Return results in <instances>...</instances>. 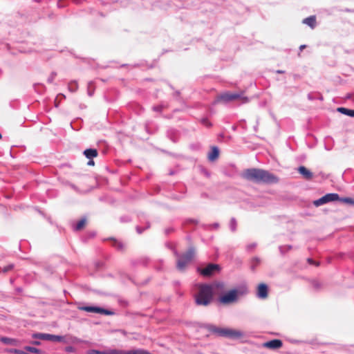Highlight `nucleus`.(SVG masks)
<instances>
[{
    "instance_id": "nucleus-1",
    "label": "nucleus",
    "mask_w": 354,
    "mask_h": 354,
    "mask_svg": "<svg viewBox=\"0 0 354 354\" xmlns=\"http://www.w3.org/2000/svg\"><path fill=\"white\" fill-rule=\"evenodd\" d=\"M245 177L257 183H276L278 182V178L273 174L258 169L245 170Z\"/></svg>"
},
{
    "instance_id": "nucleus-2",
    "label": "nucleus",
    "mask_w": 354,
    "mask_h": 354,
    "mask_svg": "<svg viewBox=\"0 0 354 354\" xmlns=\"http://www.w3.org/2000/svg\"><path fill=\"white\" fill-rule=\"evenodd\" d=\"M213 297V288L207 284H201L198 286V292L195 297L197 305L207 306Z\"/></svg>"
},
{
    "instance_id": "nucleus-3",
    "label": "nucleus",
    "mask_w": 354,
    "mask_h": 354,
    "mask_svg": "<svg viewBox=\"0 0 354 354\" xmlns=\"http://www.w3.org/2000/svg\"><path fill=\"white\" fill-rule=\"evenodd\" d=\"M207 329L211 333L219 337H225L232 339L240 338L242 335L240 331L236 330L220 328L214 325H208Z\"/></svg>"
},
{
    "instance_id": "nucleus-4",
    "label": "nucleus",
    "mask_w": 354,
    "mask_h": 354,
    "mask_svg": "<svg viewBox=\"0 0 354 354\" xmlns=\"http://www.w3.org/2000/svg\"><path fill=\"white\" fill-rule=\"evenodd\" d=\"M196 249L194 246L189 248L187 251L179 256L177 261V268L179 270H184L189 263L194 259Z\"/></svg>"
},
{
    "instance_id": "nucleus-5",
    "label": "nucleus",
    "mask_w": 354,
    "mask_h": 354,
    "mask_svg": "<svg viewBox=\"0 0 354 354\" xmlns=\"http://www.w3.org/2000/svg\"><path fill=\"white\" fill-rule=\"evenodd\" d=\"M241 97V94L236 93H223L217 96L215 103L223 102L228 103L235 101Z\"/></svg>"
},
{
    "instance_id": "nucleus-6",
    "label": "nucleus",
    "mask_w": 354,
    "mask_h": 354,
    "mask_svg": "<svg viewBox=\"0 0 354 354\" xmlns=\"http://www.w3.org/2000/svg\"><path fill=\"white\" fill-rule=\"evenodd\" d=\"M221 270L219 265L214 263H209L204 268H198V271L201 275L205 277H209L214 274L218 272Z\"/></svg>"
},
{
    "instance_id": "nucleus-7",
    "label": "nucleus",
    "mask_w": 354,
    "mask_h": 354,
    "mask_svg": "<svg viewBox=\"0 0 354 354\" xmlns=\"http://www.w3.org/2000/svg\"><path fill=\"white\" fill-rule=\"evenodd\" d=\"M237 299V291L232 290L218 298V301L222 304H229L235 301Z\"/></svg>"
},
{
    "instance_id": "nucleus-8",
    "label": "nucleus",
    "mask_w": 354,
    "mask_h": 354,
    "mask_svg": "<svg viewBox=\"0 0 354 354\" xmlns=\"http://www.w3.org/2000/svg\"><path fill=\"white\" fill-rule=\"evenodd\" d=\"M37 337L44 339V340H48L52 342H64V337L60 336V335H51V334H47V333H39L36 335Z\"/></svg>"
},
{
    "instance_id": "nucleus-9",
    "label": "nucleus",
    "mask_w": 354,
    "mask_h": 354,
    "mask_svg": "<svg viewBox=\"0 0 354 354\" xmlns=\"http://www.w3.org/2000/svg\"><path fill=\"white\" fill-rule=\"evenodd\" d=\"M283 342L281 339H274L268 342H266L263 344V346L266 348L271 350H275L281 348Z\"/></svg>"
},
{
    "instance_id": "nucleus-10",
    "label": "nucleus",
    "mask_w": 354,
    "mask_h": 354,
    "mask_svg": "<svg viewBox=\"0 0 354 354\" xmlns=\"http://www.w3.org/2000/svg\"><path fill=\"white\" fill-rule=\"evenodd\" d=\"M80 309L83 310L84 311H86V312L97 313H101V314H104V315H108L113 314L112 312H111L108 310L101 308L99 307L84 306V307L81 308Z\"/></svg>"
},
{
    "instance_id": "nucleus-11",
    "label": "nucleus",
    "mask_w": 354,
    "mask_h": 354,
    "mask_svg": "<svg viewBox=\"0 0 354 354\" xmlns=\"http://www.w3.org/2000/svg\"><path fill=\"white\" fill-rule=\"evenodd\" d=\"M257 295L261 299H265L268 297V287L265 283H260L257 287Z\"/></svg>"
},
{
    "instance_id": "nucleus-12",
    "label": "nucleus",
    "mask_w": 354,
    "mask_h": 354,
    "mask_svg": "<svg viewBox=\"0 0 354 354\" xmlns=\"http://www.w3.org/2000/svg\"><path fill=\"white\" fill-rule=\"evenodd\" d=\"M298 171L299 174H301L306 180H310L313 176V173L304 166L299 167Z\"/></svg>"
},
{
    "instance_id": "nucleus-13",
    "label": "nucleus",
    "mask_w": 354,
    "mask_h": 354,
    "mask_svg": "<svg viewBox=\"0 0 354 354\" xmlns=\"http://www.w3.org/2000/svg\"><path fill=\"white\" fill-rule=\"evenodd\" d=\"M303 23L310 26L311 28H314L316 26V17L315 15L310 16L303 20Z\"/></svg>"
},
{
    "instance_id": "nucleus-14",
    "label": "nucleus",
    "mask_w": 354,
    "mask_h": 354,
    "mask_svg": "<svg viewBox=\"0 0 354 354\" xmlns=\"http://www.w3.org/2000/svg\"><path fill=\"white\" fill-rule=\"evenodd\" d=\"M84 155L88 159H92V158L97 156L98 152H97V149H87L84 150Z\"/></svg>"
},
{
    "instance_id": "nucleus-15",
    "label": "nucleus",
    "mask_w": 354,
    "mask_h": 354,
    "mask_svg": "<svg viewBox=\"0 0 354 354\" xmlns=\"http://www.w3.org/2000/svg\"><path fill=\"white\" fill-rule=\"evenodd\" d=\"M219 156V150L218 147H212V150L208 155V158L210 161H214L218 158Z\"/></svg>"
},
{
    "instance_id": "nucleus-16",
    "label": "nucleus",
    "mask_w": 354,
    "mask_h": 354,
    "mask_svg": "<svg viewBox=\"0 0 354 354\" xmlns=\"http://www.w3.org/2000/svg\"><path fill=\"white\" fill-rule=\"evenodd\" d=\"M86 223H87L86 218L85 217L82 218L77 223L75 226L74 227V230H75V231H80V230H83L85 227V226L86 225Z\"/></svg>"
},
{
    "instance_id": "nucleus-17",
    "label": "nucleus",
    "mask_w": 354,
    "mask_h": 354,
    "mask_svg": "<svg viewBox=\"0 0 354 354\" xmlns=\"http://www.w3.org/2000/svg\"><path fill=\"white\" fill-rule=\"evenodd\" d=\"M113 354H150L147 351L144 350H132L128 352H120L118 351H113Z\"/></svg>"
},
{
    "instance_id": "nucleus-18",
    "label": "nucleus",
    "mask_w": 354,
    "mask_h": 354,
    "mask_svg": "<svg viewBox=\"0 0 354 354\" xmlns=\"http://www.w3.org/2000/svg\"><path fill=\"white\" fill-rule=\"evenodd\" d=\"M326 203L331 201H338L339 199V195L335 193L327 194L324 195Z\"/></svg>"
},
{
    "instance_id": "nucleus-19",
    "label": "nucleus",
    "mask_w": 354,
    "mask_h": 354,
    "mask_svg": "<svg viewBox=\"0 0 354 354\" xmlns=\"http://www.w3.org/2000/svg\"><path fill=\"white\" fill-rule=\"evenodd\" d=\"M337 111L341 113H343L344 115H348L351 117H354V110L348 109H346L344 107H339V108H337Z\"/></svg>"
},
{
    "instance_id": "nucleus-20",
    "label": "nucleus",
    "mask_w": 354,
    "mask_h": 354,
    "mask_svg": "<svg viewBox=\"0 0 354 354\" xmlns=\"http://www.w3.org/2000/svg\"><path fill=\"white\" fill-rule=\"evenodd\" d=\"M326 203V200H325V197L324 196H322V198H319L318 200H316L313 202V204L316 206V207H318V206H320L323 204H325Z\"/></svg>"
},
{
    "instance_id": "nucleus-21",
    "label": "nucleus",
    "mask_w": 354,
    "mask_h": 354,
    "mask_svg": "<svg viewBox=\"0 0 354 354\" xmlns=\"http://www.w3.org/2000/svg\"><path fill=\"white\" fill-rule=\"evenodd\" d=\"M26 350L29 351V352H31V353H41V351H40L39 349L37 348H35V347H32V346H26Z\"/></svg>"
},
{
    "instance_id": "nucleus-22",
    "label": "nucleus",
    "mask_w": 354,
    "mask_h": 354,
    "mask_svg": "<svg viewBox=\"0 0 354 354\" xmlns=\"http://www.w3.org/2000/svg\"><path fill=\"white\" fill-rule=\"evenodd\" d=\"M338 201H340L342 203L354 205V200L351 198H339Z\"/></svg>"
},
{
    "instance_id": "nucleus-23",
    "label": "nucleus",
    "mask_w": 354,
    "mask_h": 354,
    "mask_svg": "<svg viewBox=\"0 0 354 354\" xmlns=\"http://www.w3.org/2000/svg\"><path fill=\"white\" fill-rule=\"evenodd\" d=\"M113 246H115L120 250H122L124 249V245L122 243L118 242L115 240L113 241Z\"/></svg>"
},
{
    "instance_id": "nucleus-24",
    "label": "nucleus",
    "mask_w": 354,
    "mask_h": 354,
    "mask_svg": "<svg viewBox=\"0 0 354 354\" xmlns=\"http://www.w3.org/2000/svg\"><path fill=\"white\" fill-rule=\"evenodd\" d=\"M1 341L6 344H12L14 340L8 337H1Z\"/></svg>"
},
{
    "instance_id": "nucleus-25",
    "label": "nucleus",
    "mask_w": 354,
    "mask_h": 354,
    "mask_svg": "<svg viewBox=\"0 0 354 354\" xmlns=\"http://www.w3.org/2000/svg\"><path fill=\"white\" fill-rule=\"evenodd\" d=\"M216 291V290H225V285L223 283H218L215 285Z\"/></svg>"
},
{
    "instance_id": "nucleus-26",
    "label": "nucleus",
    "mask_w": 354,
    "mask_h": 354,
    "mask_svg": "<svg viewBox=\"0 0 354 354\" xmlns=\"http://www.w3.org/2000/svg\"><path fill=\"white\" fill-rule=\"evenodd\" d=\"M201 122H202V123H203L204 125H205V126H207V127H210V126H211V123H210V122H209V120H208L207 119H206V118L203 119Z\"/></svg>"
},
{
    "instance_id": "nucleus-27",
    "label": "nucleus",
    "mask_w": 354,
    "mask_h": 354,
    "mask_svg": "<svg viewBox=\"0 0 354 354\" xmlns=\"http://www.w3.org/2000/svg\"><path fill=\"white\" fill-rule=\"evenodd\" d=\"M14 353L17 354H26L24 351L17 349L14 351Z\"/></svg>"
},
{
    "instance_id": "nucleus-28",
    "label": "nucleus",
    "mask_w": 354,
    "mask_h": 354,
    "mask_svg": "<svg viewBox=\"0 0 354 354\" xmlns=\"http://www.w3.org/2000/svg\"><path fill=\"white\" fill-rule=\"evenodd\" d=\"M87 164L89 166H93L95 162H94V161L92 159H89V161L88 162Z\"/></svg>"
},
{
    "instance_id": "nucleus-29",
    "label": "nucleus",
    "mask_w": 354,
    "mask_h": 354,
    "mask_svg": "<svg viewBox=\"0 0 354 354\" xmlns=\"http://www.w3.org/2000/svg\"><path fill=\"white\" fill-rule=\"evenodd\" d=\"M66 351L68 352H72L73 351V348L72 346H68L66 348Z\"/></svg>"
},
{
    "instance_id": "nucleus-30",
    "label": "nucleus",
    "mask_w": 354,
    "mask_h": 354,
    "mask_svg": "<svg viewBox=\"0 0 354 354\" xmlns=\"http://www.w3.org/2000/svg\"><path fill=\"white\" fill-rule=\"evenodd\" d=\"M161 109H162V106H155V107H153V110H155V111H161Z\"/></svg>"
},
{
    "instance_id": "nucleus-31",
    "label": "nucleus",
    "mask_w": 354,
    "mask_h": 354,
    "mask_svg": "<svg viewBox=\"0 0 354 354\" xmlns=\"http://www.w3.org/2000/svg\"><path fill=\"white\" fill-rule=\"evenodd\" d=\"M12 266H8V267L5 268H4V272H7V271H8V270H11V269H12Z\"/></svg>"
},
{
    "instance_id": "nucleus-32",
    "label": "nucleus",
    "mask_w": 354,
    "mask_h": 354,
    "mask_svg": "<svg viewBox=\"0 0 354 354\" xmlns=\"http://www.w3.org/2000/svg\"><path fill=\"white\" fill-rule=\"evenodd\" d=\"M306 48V45H301L300 46L299 48L301 50H302L303 49H304Z\"/></svg>"
},
{
    "instance_id": "nucleus-33",
    "label": "nucleus",
    "mask_w": 354,
    "mask_h": 354,
    "mask_svg": "<svg viewBox=\"0 0 354 354\" xmlns=\"http://www.w3.org/2000/svg\"><path fill=\"white\" fill-rule=\"evenodd\" d=\"M253 261L256 262V264L259 263V260L257 259H255Z\"/></svg>"
},
{
    "instance_id": "nucleus-34",
    "label": "nucleus",
    "mask_w": 354,
    "mask_h": 354,
    "mask_svg": "<svg viewBox=\"0 0 354 354\" xmlns=\"http://www.w3.org/2000/svg\"><path fill=\"white\" fill-rule=\"evenodd\" d=\"M308 261L310 262V263H313V261L310 259H308Z\"/></svg>"
},
{
    "instance_id": "nucleus-35",
    "label": "nucleus",
    "mask_w": 354,
    "mask_h": 354,
    "mask_svg": "<svg viewBox=\"0 0 354 354\" xmlns=\"http://www.w3.org/2000/svg\"><path fill=\"white\" fill-rule=\"evenodd\" d=\"M75 88L77 87V84L76 83L75 84V86H73V88H75Z\"/></svg>"
},
{
    "instance_id": "nucleus-36",
    "label": "nucleus",
    "mask_w": 354,
    "mask_h": 354,
    "mask_svg": "<svg viewBox=\"0 0 354 354\" xmlns=\"http://www.w3.org/2000/svg\"><path fill=\"white\" fill-rule=\"evenodd\" d=\"M75 88L77 87V84L76 83L75 84V86H73V88H75Z\"/></svg>"
},
{
    "instance_id": "nucleus-37",
    "label": "nucleus",
    "mask_w": 354,
    "mask_h": 354,
    "mask_svg": "<svg viewBox=\"0 0 354 354\" xmlns=\"http://www.w3.org/2000/svg\"><path fill=\"white\" fill-rule=\"evenodd\" d=\"M2 138V136L1 134L0 133V140Z\"/></svg>"
},
{
    "instance_id": "nucleus-38",
    "label": "nucleus",
    "mask_w": 354,
    "mask_h": 354,
    "mask_svg": "<svg viewBox=\"0 0 354 354\" xmlns=\"http://www.w3.org/2000/svg\"><path fill=\"white\" fill-rule=\"evenodd\" d=\"M278 73H282V71H278Z\"/></svg>"
}]
</instances>
